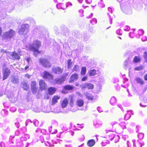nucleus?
Listing matches in <instances>:
<instances>
[{
  "label": "nucleus",
  "instance_id": "nucleus-24",
  "mask_svg": "<svg viewBox=\"0 0 147 147\" xmlns=\"http://www.w3.org/2000/svg\"><path fill=\"white\" fill-rule=\"evenodd\" d=\"M78 78V75L77 74H74L71 77L70 82H73L74 80H77Z\"/></svg>",
  "mask_w": 147,
  "mask_h": 147
},
{
  "label": "nucleus",
  "instance_id": "nucleus-1",
  "mask_svg": "<svg viewBox=\"0 0 147 147\" xmlns=\"http://www.w3.org/2000/svg\"><path fill=\"white\" fill-rule=\"evenodd\" d=\"M41 43L40 41L36 40H34L32 45H30L29 48L34 53V55L35 56H37V54L39 53V49L41 46Z\"/></svg>",
  "mask_w": 147,
  "mask_h": 147
},
{
  "label": "nucleus",
  "instance_id": "nucleus-36",
  "mask_svg": "<svg viewBox=\"0 0 147 147\" xmlns=\"http://www.w3.org/2000/svg\"><path fill=\"white\" fill-rule=\"evenodd\" d=\"M119 125L123 129L126 128V124L124 122H121L119 123Z\"/></svg>",
  "mask_w": 147,
  "mask_h": 147
},
{
  "label": "nucleus",
  "instance_id": "nucleus-32",
  "mask_svg": "<svg viewBox=\"0 0 147 147\" xmlns=\"http://www.w3.org/2000/svg\"><path fill=\"white\" fill-rule=\"evenodd\" d=\"M22 121V120L20 118H18L16 119V122L15 123V124L17 128L19 127L20 126L19 122H21Z\"/></svg>",
  "mask_w": 147,
  "mask_h": 147
},
{
  "label": "nucleus",
  "instance_id": "nucleus-63",
  "mask_svg": "<svg viewBox=\"0 0 147 147\" xmlns=\"http://www.w3.org/2000/svg\"><path fill=\"white\" fill-rule=\"evenodd\" d=\"M29 67L28 65H26L24 68V71H25L26 72H27V71L28 70V69L29 68Z\"/></svg>",
  "mask_w": 147,
  "mask_h": 147
},
{
  "label": "nucleus",
  "instance_id": "nucleus-42",
  "mask_svg": "<svg viewBox=\"0 0 147 147\" xmlns=\"http://www.w3.org/2000/svg\"><path fill=\"white\" fill-rule=\"evenodd\" d=\"M52 126H51L50 127H49V131L52 134H55V133H57V130L56 129L55 130V132L52 131Z\"/></svg>",
  "mask_w": 147,
  "mask_h": 147
},
{
  "label": "nucleus",
  "instance_id": "nucleus-53",
  "mask_svg": "<svg viewBox=\"0 0 147 147\" xmlns=\"http://www.w3.org/2000/svg\"><path fill=\"white\" fill-rule=\"evenodd\" d=\"M16 108L15 107H11L10 109V111L12 112H14L16 110Z\"/></svg>",
  "mask_w": 147,
  "mask_h": 147
},
{
  "label": "nucleus",
  "instance_id": "nucleus-29",
  "mask_svg": "<svg viewBox=\"0 0 147 147\" xmlns=\"http://www.w3.org/2000/svg\"><path fill=\"white\" fill-rule=\"evenodd\" d=\"M110 102L111 105H115L117 102L116 99L114 97H112L110 100Z\"/></svg>",
  "mask_w": 147,
  "mask_h": 147
},
{
  "label": "nucleus",
  "instance_id": "nucleus-20",
  "mask_svg": "<svg viewBox=\"0 0 147 147\" xmlns=\"http://www.w3.org/2000/svg\"><path fill=\"white\" fill-rule=\"evenodd\" d=\"M84 104V100L81 99H79L76 101V104L79 107H82Z\"/></svg>",
  "mask_w": 147,
  "mask_h": 147
},
{
  "label": "nucleus",
  "instance_id": "nucleus-60",
  "mask_svg": "<svg viewBox=\"0 0 147 147\" xmlns=\"http://www.w3.org/2000/svg\"><path fill=\"white\" fill-rule=\"evenodd\" d=\"M29 122H30V123H32L31 121V120H30V119L27 120L26 121V126H27L28 123Z\"/></svg>",
  "mask_w": 147,
  "mask_h": 147
},
{
  "label": "nucleus",
  "instance_id": "nucleus-41",
  "mask_svg": "<svg viewBox=\"0 0 147 147\" xmlns=\"http://www.w3.org/2000/svg\"><path fill=\"white\" fill-rule=\"evenodd\" d=\"M94 124L95 125L96 127H98L101 125H102V123L101 122H99L98 123H96L95 122H94Z\"/></svg>",
  "mask_w": 147,
  "mask_h": 147
},
{
  "label": "nucleus",
  "instance_id": "nucleus-13",
  "mask_svg": "<svg viewBox=\"0 0 147 147\" xmlns=\"http://www.w3.org/2000/svg\"><path fill=\"white\" fill-rule=\"evenodd\" d=\"M11 82L14 84H18L19 82V78L17 76H12L11 77Z\"/></svg>",
  "mask_w": 147,
  "mask_h": 147
},
{
  "label": "nucleus",
  "instance_id": "nucleus-22",
  "mask_svg": "<svg viewBox=\"0 0 147 147\" xmlns=\"http://www.w3.org/2000/svg\"><path fill=\"white\" fill-rule=\"evenodd\" d=\"M60 98V97L58 96H54L53 97L52 103L53 105L57 103V100H59Z\"/></svg>",
  "mask_w": 147,
  "mask_h": 147
},
{
  "label": "nucleus",
  "instance_id": "nucleus-23",
  "mask_svg": "<svg viewBox=\"0 0 147 147\" xmlns=\"http://www.w3.org/2000/svg\"><path fill=\"white\" fill-rule=\"evenodd\" d=\"M57 7L58 9H61L63 10H64L66 8V7H65V5L61 3H59V4L57 5Z\"/></svg>",
  "mask_w": 147,
  "mask_h": 147
},
{
  "label": "nucleus",
  "instance_id": "nucleus-46",
  "mask_svg": "<svg viewBox=\"0 0 147 147\" xmlns=\"http://www.w3.org/2000/svg\"><path fill=\"white\" fill-rule=\"evenodd\" d=\"M79 68V66L78 65H75L73 69H72V71H76Z\"/></svg>",
  "mask_w": 147,
  "mask_h": 147
},
{
  "label": "nucleus",
  "instance_id": "nucleus-17",
  "mask_svg": "<svg viewBox=\"0 0 147 147\" xmlns=\"http://www.w3.org/2000/svg\"><path fill=\"white\" fill-rule=\"evenodd\" d=\"M65 80V78L62 77L61 78H57L55 79L54 82L55 84H60L63 82Z\"/></svg>",
  "mask_w": 147,
  "mask_h": 147
},
{
  "label": "nucleus",
  "instance_id": "nucleus-56",
  "mask_svg": "<svg viewBox=\"0 0 147 147\" xmlns=\"http://www.w3.org/2000/svg\"><path fill=\"white\" fill-rule=\"evenodd\" d=\"M147 40V38L146 36H144L142 38V40L143 41H146Z\"/></svg>",
  "mask_w": 147,
  "mask_h": 147
},
{
  "label": "nucleus",
  "instance_id": "nucleus-27",
  "mask_svg": "<svg viewBox=\"0 0 147 147\" xmlns=\"http://www.w3.org/2000/svg\"><path fill=\"white\" fill-rule=\"evenodd\" d=\"M95 144V141L93 140H89L87 142L88 146L89 147L93 146Z\"/></svg>",
  "mask_w": 147,
  "mask_h": 147
},
{
  "label": "nucleus",
  "instance_id": "nucleus-9",
  "mask_svg": "<svg viewBox=\"0 0 147 147\" xmlns=\"http://www.w3.org/2000/svg\"><path fill=\"white\" fill-rule=\"evenodd\" d=\"M10 73L9 69L7 68L4 69L3 71V80L6 79L9 76Z\"/></svg>",
  "mask_w": 147,
  "mask_h": 147
},
{
  "label": "nucleus",
  "instance_id": "nucleus-38",
  "mask_svg": "<svg viewBox=\"0 0 147 147\" xmlns=\"http://www.w3.org/2000/svg\"><path fill=\"white\" fill-rule=\"evenodd\" d=\"M86 72V68L85 67H82V68L81 74L82 75L85 74Z\"/></svg>",
  "mask_w": 147,
  "mask_h": 147
},
{
  "label": "nucleus",
  "instance_id": "nucleus-4",
  "mask_svg": "<svg viewBox=\"0 0 147 147\" xmlns=\"http://www.w3.org/2000/svg\"><path fill=\"white\" fill-rule=\"evenodd\" d=\"M15 34V31L12 30H10L9 31L5 32L3 35V37L4 39L9 40L13 37Z\"/></svg>",
  "mask_w": 147,
  "mask_h": 147
},
{
  "label": "nucleus",
  "instance_id": "nucleus-16",
  "mask_svg": "<svg viewBox=\"0 0 147 147\" xmlns=\"http://www.w3.org/2000/svg\"><path fill=\"white\" fill-rule=\"evenodd\" d=\"M30 138V136L29 134L23 133L22 137H20V140L22 141H26Z\"/></svg>",
  "mask_w": 147,
  "mask_h": 147
},
{
  "label": "nucleus",
  "instance_id": "nucleus-37",
  "mask_svg": "<svg viewBox=\"0 0 147 147\" xmlns=\"http://www.w3.org/2000/svg\"><path fill=\"white\" fill-rule=\"evenodd\" d=\"M64 88L65 90H71L73 89V87L71 86L67 85L64 86Z\"/></svg>",
  "mask_w": 147,
  "mask_h": 147
},
{
  "label": "nucleus",
  "instance_id": "nucleus-54",
  "mask_svg": "<svg viewBox=\"0 0 147 147\" xmlns=\"http://www.w3.org/2000/svg\"><path fill=\"white\" fill-rule=\"evenodd\" d=\"M144 59L147 61V52H145L144 53Z\"/></svg>",
  "mask_w": 147,
  "mask_h": 147
},
{
  "label": "nucleus",
  "instance_id": "nucleus-6",
  "mask_svg": "<svg viewBox=\"0 0 147 147\" xmlns=\"http://www.w3.org/2000/svg\"><path fill=\"white\" fill-rule=\"evenodd\" d=\"M123 12L126 14H129L131 13L130 3L127 2L123 4Z\"/></svg>",
  "mask_w": 147,
  "mask_h": 147
},
{
  "label": "nucleus",
  "instance_id": "nucleus-12",
  "mask_svg": "<svg viewBox=\"0 0 147 147\" xmlns=\"http://www.w3.org/2000/svg\"><path fill=\"white\" fill-rule=\"evenodd\" d=\"M68 104V101L67 98H65L61 102V106L62 108H65Z\"/></svg>",
  "mask_w": 147,
  "mask_h": 147
},
{
  "label": "nucleus",
  "instance_id": "nucleus-10",
  "mask_svg": "<svg viewBox=\"0 0 147 147\" xmlns=\"http://www.w3.org/2000/svg\"><path fill=\"white\" fill-rule=\"evenodd\" d=\"M53 72L56 74H62L63 69L58 67H53L52 68Z\"/></svg>",
  "mask_w": 147,
  "mask_h": 147
},
{
  "label": "nucleus",
  "instance_id": "nucleus-57",
  "mask_svg": "<svg viewBox=\"0 0 147 147\" xmlns=\"http://www.w3.org/2000/svg\"><path fill=\"white\" fill-rule=\"evenodd\" d=\"M76 127V126H75ZM83 127L84 126H82V125H80V126H78V127H76V129H77V130H80V129L78 128H77V127L78 128H83Z\"/></svg>",
  "mask_w": 147,
  "mask_h": 147
},
{
  "label": "nucleus",
  "instance_id": "nucleus-43",
  "mask_svg": "<svg viewBox=\"0 0 147 147\" xmlns=\"http://www.w3.org/2000/svg\"><path fill=\"white\" fill-rule=\"evenodd\" d=\"M90 22L93 25L97 23V20L96 19L94 18L90 21Z\"/></svg>",
  "mask_w": 147,
  "mask_h": 147
},
{
  "label": "nucleus",
  "instance_id": "nucleus-3",
  "mask_svg": "<svg viewBox=\"0 0 147 147\" xmlns=\"http://www.w3.org/2000/svg\"><path fill=\"white\" fill-rule=\"evenodd\" d=\"M28 25L27 24H24L21 26V28L19 29L18 32L20 34L25 35L29 31Z\"/></svg>",
  "mask_w": 147,
  "mask_h": 147
},
{
  "label": "nucleus",
  "instance_id": "nucleus-64",
  "mask_svg": "<svg viewBox=\"0 0 147 147\" xmlns=\"http://www.w3.org/2000/svg\"><path fill=\"white\" fill-rule=\"evenodd\" d=\"M65 147H72L71 144H65Z\"/></svg>",
  "mask_w": 147,
  "mask_h": 147
},
{
  "label": "nucleus",
  "instance_id": "nucleus-8",
  "mask_svg": "<svg viewBox=\"0 0 147 147\" xmlns=\"http://www.w3.org/2000/svg\"><path fill=\"white\" fill-rule=\"evenodd\" d=\"M94 85L90 83H86L83 84L80 86L82 89L87 88L88 89H92L94 88Z\"/></svg>",
  "mask_w": 147,
  "mask_h": 147
},
{
  "label": "nucleus",
  "instance_id": "nucleus-34",
  "mask_svg": "<svg viewBox=\"0 0 147 147\" xmlns=\"http://www.w3.org/2000/svg\"><path fill=\"white\" fill-rule=\"evenodd\" d=\"M96 74V71L94 69L91 70L89 71V75L90 76H94Z\"/></svg>",
  "mask_w": 147,
  "mask_h": 147
},
{
  "label": "nucleus",
  "instance_id": "nucleus-59",
  "mask_svg": "<svg viewBox=\"0 0 147 147\" xmlns=\"http://www.w3.org/2000/svg\"><path fill=\"white\" fill-rule=\"evenodd\" d=\"M33 111L36 112H39V111L37 107H36L35 109L34 108Z\"/></svg>",
  "mask_w": 147,
  "mask_h": 147
},
{
  "label": "nucleus",
  "instance_id": "nucleus-18",
  "mask_svg": "<svg viewBox=\"0 0 147 147\" xmlns=\"http://www.w3.org/2000/svg\"><path fill=\"white\" fill-rule=\"evenodd\" d=\"M127 113L125 114V116L124 119L125 120H127L129 119L131 117V113L132 114H133V111H132L130 110L127 111Z\"/></svg>",
  "mask_w": 147,
  "mask_h": 147
},
{
  "label": "nucleus",
  "instance_id": "nucleus-58",
  "mask_svg": "<svg viewBox=\"0 0 147 147\" xmlns=\"http://www.w3.org/2000/svg\"><path fill=\"white\" fill-rule=\"evenodd\" d=\"M85 139V136L84 135H82L81 136L80 140V141H83Z\"/></svg>",
  "mask_w": 147,
  "mask_h": 147
},
{
  "label": "nucleus",
  "instance_id": "nucleus-26",
  "mask_svg": "<svg viewBox=\"0 0 147 147\" xmlns=\"http://www.w3.org/2000/svg\"><path fill=\"white\" fill-rule=\"evenodd\" d=\"M22 87L25 90H27L28 89V86L27 83L25 82H23L22 83Z\"/></svg>",
  "mask_w": 147,
  "mask_h": 147
},
{
  "label": "nucleus",
  "instance_id": "nucleus-30",
  "mask_svg": "<svg viewBox=\"0 0 147 147\" xmlns=\"http://www.w3.org/2000/svg\"><path fill=\"white\" fill-rule=\"evenodd\" d=\"M39 132L40 133V134H45L47 133V131L45 129H41L40 128H38L35 131L36 133L37 132Z\"/></svg>",
  "mask_w": 147,
  "mask_h": 147
},
{
  "label": "nucleus",
  "instance_id": "nucleus-33",
  "mask_svg": "<svg viewBox=\"0 0 147 147\" xmlns=\"http://www.w3.org/2000/svg\"><path fill=\"white\" fill-rule=\"evenodd\" d=\"M136 80L137 83L140 84H143L144 83L143 80L139 77L136 78Z\"/></svg>",
  "mask_w": 147,
  "mask_h": 147
},
{
  "label": "nucleus",
  "instance_id": "nucleus-25",
  "mask_svg": "<svg viewBox=\"0 0 147 147\" xmlns=\"http://www.w3.org/2000/svg\"><path fill=\"white\" fill-rule=\"evenodd\" d=\"M69 99L70 100L69 105L70 107H73L74 105V99L73 96H70L69 97Z\"/></svg>",
  "mask_w": 147,
  "mask_h": 147
},
{
  "label": "nucleus",
  "instance_id": "nucleus-50",
  "mask_svg": "<svg viewBox=\"0 0 147 147\" xmlns=\"http://www.w3.org/2000/svg\"><path fill=\"white\" fill-rule=\"evenodd\" d=\"M130 29V27L128 26H125L124 29V30L125 31H128Z\"/></svg>",
  "mask_w": 147,
  "mask_h": 147
},
{
  "label": "nucleus",
  "instance_id": "nucleus-5",
  "mask_svg": "<svg viewBox=\"0 0 147 147\" xmlns=\"http://www.w3.org/2000/svg\"><path fill=\"white\" fill-rule=\"evenodd\" d=\"M40 63L44 67L49 68L51 67V64L49 61L46 59L41 58L39 60Z\"/></svg>",
  "mask_w": 147,
  "mask_h": 147
},
{
  "label": "nucleus",
  "instance_id": "nucleus-19",
  "mask_svg": "<svg viewBox=\"0 0 147 147\" xmlns=\"http://www.w3.org/2000/svg\"><path fill=\"white\" fill-rule=\"evenodd\" d=\"M84 95L86 96V98L88 100H93V96L91 94L86 92L84 93Z\"/></svg>",
  "mask_w": 147,
  "mask_h": 147
},
{
  "label": "nucleus",
  "instance_id": "nucleus-39",
  "mask_svg": "<svg viewBox=\"0 0 147 147\" xmlns=\"http://www.w3.org/2000/svg\"><path fill=\"white\" fill-rule=\"evenodd\" d=\"M1 114L3 116H5L7 114V111L5 110H3L1 112Z\"/></svg>",
  "mask_w": 147,
  "mask_h": 147
},
{
  "label": "nucleus",
  "instance_id": "nucleus-11",
  "mask_svg": "<svg viewBox=\"0 0 147 147\" xmlns=\"http://www.w3.org/2000/svg\"><path fill=\"white\" fill-rule=\"evenodd\" d=\"M40 88L41 90H45L47 88V85L42 80L39 81Z\"/></svg>",
  "mask_w": 147,
  "mask_h": 147
},
{
  "label": "nucleus",
  "instance_id": "nucleus-35",
  "mask_svg": "<svg viewBox=\"0 0 147 147\" xmlns=\"http://www.w3.org/2000/svg\"><path fill=\"white\" fill-rule=\"evenodd\" d=\"M43 112L45 113H49L51 111L47 106L44 107L42 109Z\"/></svg>",
  "mask_w": 147,
  "mask_h": 147
},
{
  "label": "nucleus",
  "instance_id": "nucleus-31",
  "mask_svg": "<svg viewBox=\"0 0 147 147\" xmlns=\"http://www.w3.org/2000/svg\"><path fill=\"white\" fill-rule=\"evenodd\" d=\"M8 98H9V100H10L12 103H14L17 100V98L13 95H12V96H9Z\"/></svg>",
  "mask_w": 147,
  "mask_h": 147
},
{
  "label": "nucleus",
  "instance_id": "nucleus-62",
  "mask_svg": "<svg viewBox=\"0 0 147 147\" xmlns=\"http://www.w3.org/2000/svg\"><path fill=\"white\" fill-rule=\"evenodd\" d=\"M141 69V67H136L135 68V69L136 70H140Z\"/></svg>",
  "mask_w": 147,
  "mask_h": 147
},
{
  "label": "nucleus",
  "instance_id": "nucleus-55",
  "mask_svg": "<svg viewBox=\"0 0 147 147\" xmlns=\"http://www.w3.org/2000/svg\"><path fill=\"white\" fill-rule=\"evenodd\" d=\"M107 14L109 15V21L110 23L111 24H112V19L111 18V17L109 15V13H107Z\"/></svg>",
  "mask_w": 147,
  "mask_h": 147
},
{
  "label": "nucleus",
  "instance_id": "nucleus-40",
  "mask_svg": "<svg viewBox=\"0 0 147 147\" xmlns=\"http://www.w3.org/2000/svg\"><path fill=\"white\" fill-rule=\"evenodd\" d=\"M72 65V62H71V59H69L68 60L67 63V68L68 69L71 68V66Z\"/></svg>",
  "mask_w": 147,
  "mask_h": 147
},
{
  "label": "nucleus",
  "instance_id": "nucleus-48",
  "mask_svg": "<svg viewBox=\"0 0 147 147\" xmlns=\"http://www.w3.org/2000/svg\"><path fill=\"white\" fill-rule=\"evenodd\" d=\"M129 61V59H126L124 62V65L126 67H127L128 65V63Z\"/></svg>",
  "mask_w": 147,
  "mask_h": 147
},
{
  "label": "nucleus",
  "instance_id": "nucleus-14",
  "mask_svg": "<svg viewBox=\"0 0 147 147\" xmlns=\"http://www.w3.org/2000/svg\"><path fill=\"white\" fill-rule=\"evenodd\" d=\"M43 77L49 80H52L53 78L52 76L46 71H45L44 72Z\"/></svg>",
  "mask_w": 147,
  "mask_h": 147
},
{
  "label": "nucleus",
  "instance_id": "nucleus-47",
  "mask_svg": "<svg viewBox=\"0 0 147 147\" xmlns=\"http://www.w3.org/2000/svg\"><path fill=\"white\" fill-rule=\"evenodd\" d=\"M33 123L34 125L36 126H38L39 124L38 121L36 120H34L33 121Z\"/></svg>",
  "mask_w": 147,
  "mask_h": 147
},
{
  "label": "nucleus",
  "instance_id": "nucleus-7",
  "mask_svg": "<svg viewBox=\"0 0 147 147\" xmlns=\"http://www.w3.org/2000/svg\"><path fill=\"white\" fill-rule=\"evenodd\" d=\"M7 55L10 58L14 60L18 59L20 58L18 54L16 52H9L8 53Z\"/></svg>",
  "mask_w": 147,
  "mask_h": 147
},
{
  "label": "nucleus",
  "instance_id": "nucleus-44",
  "mask_svg": "<svg viewBox=\"0 0 147 147\" xmlns=\"http://www.w3.org/2000/svg\"><path fill=\"white\" fill-rule=\"evenodd\" d=\"M116 33L117 34L121 35H122V31L120 29H119L117 30Z\"/></svg>",
  "mask_w": 147,
  "mask_h": 147
},
{
  "label": "nucleus",
  "instance_id": "nucleus-45",
  "mask_svg": "<svg viewBox=\"0 0 147 147\" xmlns=\"http://www.w3.org/2000/svg\"><path fill=\"white\" fill-rule=\"evenodd\" d=\"M144 134L142 133H140L138 135V137L140 139H142L143 138Z\"/></svg>",
  "mask_w": 147,
  "mask_h": 147
},
{
  "label": "nucleus",
  "instance_id": "nucleus-52",
  "mask_svg": "<svg viewBox=\"0 0 147 147\" xmlns=\"http://www.w3.org/2000/svg\"><path fill=\"white\" fill-rule=\"evenodd\" d=\"M117 124V122L116 121H113L111 123V124L113 128H114V126L115 125Z\"/></svg>",
  "mask_w": 147,
  "mask_h": 147
},
{
  "label": "nucleus",
  "instance_id": "nucleus-61",
  "mask_svg": "<svg viewBox=\"0 0 147 147\" xmlns=\"http://www.w3.org/2000/svg\"><path fill=\"white\" fill-rule=\"evenodd\" d=\"M15 134L16 136H18L20 134V131L19 130H18L16 131Z\"/></svg>",
  "mask_w": 147,
  "mask_h": 147
},
{
  "label": "nucleus",
  "instance_id": "nucleus-28",
  "mask_svg": "<svg viewBox=\"0 0 147 147\" xmlns=\"http://www.w3.org/2000/svg\"><path fill=\"white\" fill-rule=\"evenodd\" d=\"M141 60V58L139 56H135L133 61V62L134 63L139 62Z\"/></svg>",
  "mask_w": 147,
  "mask_h": 147
},
{
  "label": "nucleus",
  "instance_id": "nucleus-51",
  "mask_svg": "<svg viewBox=\"0 0 147 147\" xmlns=\"http://www.w3.org/2000/svg\"><path fill=\"white\" fill-rule=\"evenodd\" d=\"M72 5V4L70 2H68L66 3V5H65V7H66V8L68 7H70Z\"/></svg>",
  "mask_w": 147,
  "mask_h": 147
},
{
  "label": "nucleus",
  "instance_id": "nucleus-2",
  "mask_svg": "<svg viewBox=\"0 0 147 147\" xmlns=\"http://www.w3.org/2000/svg\"><path fill=\"white\" fill-rule=\"evenodd\" d=\"M105 132L107 134V136H108L109 139L111 140H112L114 138H116L117 139V140L115 141V142H117L119 140V137L118 135H115L111 130H106Z\"/></svg>",
  "mask_w": 147,
  "mask_h": 147
},
{
  "label": "nucleus",
  "instance_id": "nucleus-15",
  "mask_svg": "<svg viewBox=\"0 0 147 147\" xmlns=\"http://www.w3.org/2000/svg\"><path fill=\"white\" fill-rule=\"evenodd\" d=\"M36 82L34 81L32 82L31 84V89L32 91L33 92V94H35L36 92Z\"/></svg>",
  "mask_w": 147,
  "mask_h": 147
},
{
  "label": "nucleus",
  "instance_id": "nucleus-21",
  "mask_svg": "<svg viewBox=\"0 0 147 147\" xmlns=\"http://www.w3.org/2000/svg\"><path fill=\"white\" fill-rule=\"evenodd\" d=\"M49 94L50 95H52L54 94L56 91V89L53 87H50L48 89Z\"/></svg>",
  "mask_w": 147,
  "mask_h": 147
},
{
  "label": "nucleus",
  "instance_id": "nucleus-49",
  "mask_svg": "<svg viewBox=\"0 0 147 147\" xmlns=\"http://www.w3.org/2000/svg\"><path fill=\"white\" fill-rule=\"evenodd\" d=\"M144 33V31L142 30H140L138 31V34L140 35H142Z\"/></svg>",
  "mask_w": 147,
  "mask_h": 147
}]
</instances>
